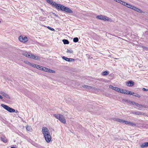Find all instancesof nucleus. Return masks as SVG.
<instances>
[{"mask_svg": "<svg viewBox=\"0 0 148 148\" xmlns=\"http://www.w3.org/2000/svg\"><path fill=\"white\" fill-rule=\"evenodd\" d=\"M53 6L58 10H61L70 13H72L73 12L69 8L66 7L61 4L54 3L53 4Z\"/></svg>", "mask_w": 148, "mask_h": 148, "instance_id": "f257e3e1", "label": "nucleus"}, {"mask_svg": "<svg viewBox=\"0 0 148 148\" xmlns=\"http://www.w3.org/2000/svg\"><path fill=\"white\" fill-rule=\"evenodd\" d=\"M1 106L5 109L10 112H14L15 111L14 109L9 107L8 106L4 104H1Z\"/></svg>", "mask_w": 148, "mask_h": 148, "instance_id": "f03ea898", "label": "nucleus"}, {"mask_svg": "<svg viewBox=\"0 0 148 148\" xmlns=\"http://www.w3.org/2000/svg\"><path fill=\"white\" fill-rule=\"evenodd\" d=\"M96 18L97 19H101L105 21H109V18L105 16L98 15L96 16Z\"/></svg>", "mask_w": 148, "mask_h": 148, "instance_id": "7ed1b4c3", "label": "nucleus"}, {"mask_svg": "<svg viewBox=\"0 0 148 148\" xmlns=\"http://www.w3.org/2000/svg\"><path fill=\"white\" fill-rule=\"evenodd\" d=\"M44 136L46 142L47 143H49L51 139V137L50 134H47Z\"/></svg>", "mask_w": 148, "mask_h": 148, "instance_id": "20e7f679", "label": "nucleus"}, {"mask_svg": "<svg viewBox=\"0 0 148 148\" xmlns=\"http://www.w3.org/2000/svg\"><path fill=\"white\" fill-rule=\"evenodd\" d=\"M42 132L43 136L47 134H50L47 128L43 127L42 128Z\"/></svg>", "mask_w": 148, "mask_h": 148, "instance_id": "39448f33", "label": "nucleus"}, {"mask_svg": "<svg viewBox=\"0 0 148 148\" xmlns=\"http://www.w3.org/2000/svg\"><path fill=\"white\" fill-rule=\"evenodd\" d=\"M19 40L21 42H27L28 40L26 36H25L24 38L23 36H20L18 38Z\"/></svg>", "mask_w": 148, "mask_h": 148, "instance_id": "423d86ee", "label": "nucleus"}, {"mask_svg": "<svg viewBox=\"0 0 148 148\" xmlns=\"http://www.w3.org/2000/svg\"><path fill=\"white\" fill-rule=\"evenodd\" d=\"M26 57L36 60H38V57L37 56H34V55L32 54H27L26 56Z\"/></svg>", "mask_w": 148, "mask_h": 148, "instance_id": "0eeeda50", "label": "nucleus"}, {"mask_svg": "<svg viewBox=\"0 0 148 148\" xmlns=\"http://www.w3.org/2000/svg\"><path fill=\"white\" fill-rule=\"evenodd\" d=\"M0 94L7 99H10V97L9 95L4 92L1 91L0 92Z\"/></svg>", "mask_w": 148, "mask_h": 148, "instance_id": "6e6552de", "label": "nucleus"}, {"mask_svg": "<svg viewBox=\"0 0 148 148\" xmlns=\"http://www.w3.org/2000/svg\"><path fill=\"white\" fill-rule=\"evenodd\" d=\"M132 113L137 115H143L144 114V113H143L139 111L132 112Z\"/></svg>", "mask_w": 148, "mask_h": 148, "instance_id": "1a4fd4ad", "label": "nucleus"}, {"mask_svg": "<svg viewBox=\"0 0 148 148\" xmlns=\"http://www.w3.org/2000/svg\"><path fill=\"white\" fill-rule=\"evenodd\" d=\"M59 120L61 122L65 124L66 123V121L64 117L62 115L59 118Z\"/></svg>", "mask_w": 148, "mask_h": 148, "instance_id": "9d476101", "label": "nucleus"}, {"mask_svg": "<svg viewBox=\"0 0 148 148\" xmlns=\"http://www.w3.org/2000/svg\"><path fill=\"white\" fill-rule=\"evenodd\" d=\"M109 88L116 91L118 92L120 90V88L116 87H114L110 85Z\"/></svg>", "mask_w": 148, "mask_h": 148, "instance_id": "9b49d317", "label": "nucleus"}, {"mask_svg": "<svg viewBox=\"0 0 148 148\" xmlns=\"http://www.w3.org/2000/svg\"><path fill=\"white\" fill-rule=\"evenodd\" d=\"M134 84V82L130 81L126 83V85L128 86H132Z\"/></svg>", "mask_w": 148, "mask_h": 148, "instance_id": "f8f14e48", "label": "nucleus"}, {"mask_svg": "<svg viewBox=\"0 0 148 148\" xmlns=\"http://www.w3.org/2000/svg\"><path fill=\"white\" fill-rule=\"evenodd\" d=\"M112 119L114 121H116L120 123H123L124 121V120L119 118H113Z\"/></svg>", "mask_w": 148, "mask_h": 148, "instance_id": "ddd939ff", "label": "nucleus"}, {"mask_svg": "<svg viewBox=\"0 0 148 148\" xmlns=\"http://www.w3.org/2000/svg\"><path fill=\"white\" fill-rule=\"evenodd\" d=\"M133 8L132 9L133 10H134L138 12H140V13H142L143 12V11H142L140 9H138V8H136L134 6V7H133V8Z\"/></svg>", "mask_w": 148, "mask_h": 148, "instance_id": "4468645a", "label": "nucleus"}, {"mask_svg": "<svg viewBox=\"0 0 148 148\" xmlns=\"http://www.w3.org/2000/svg\"><path fill=\"white\" fill-rule=\"evenodd\" d=\"M26 130L27 131L30 132L33 131V129L32 127L31 126L27 125L26 126Z\"/></svg>", "mask_w": 148, "mask_h": 148, "instance_id": "2eb2a0df", "label": "nucleus"}, {"mask_svg": "<svg viewBox=\"0 0 148 148\" xmlns=\"http://www.w3.org/2000/svg\"><path fill=\"white\" fill-rule=\"evenodd\" d=\"M82 86L84 88H86L88 90H90L93 89V88L92 87L84 85Z\"/></svg>", "mask_w": 148, "mask_h": 148, "instance_id": "dca6fc26", "label": "nucleus"}, {"mask_svg": "<svg viewBox=\"0 0 148 148\" xmlns=\"http://www.w3.org/2000/svg\"><path fill=\"white\" fill-rule=\"evenodd\" d=\"M62 114H53V116L55 117L57 119H59Z\"/></svg>", "mask_w": 148, "mask_h": 148, "instance_id": "f3484780", "label": "nucleus"}, {"mask_svg": "<svg viewBox=\"0 0 148 148\" xmlns=\"http://www.w3.org/2000/svg\"><path fill=\"white\" fill-rule=\"evenodd\" d=\"M148 146V142H146L143 143L141 145V147L143 148L145 147H147Z\"/></svg>", "mask_w": 148, "mask_h": 148, "instance_id": "a211bd4d", "label": "nucleus"}, {"mask_svg": "<svg viewBox=\"0 0 148 148\" xmlns=\"http://www.w3.org/2000/svg\"><path fill=\"white\" fill-rule=\"evenodd\" d=\"M1 140L5 143H6L7 142V140L6 138L1 137Z\"/></svg>", "mask_w": 148, "mask_h": 148, "instance_id": "6ab92c4d", "label": "nucleus"}, {"mask_svg": "<svg viewBox=\"0 0 148 148\" xmlns=\"http://www.w3.org/2000/svg\"><path fill=\"white\" fill-rule=\"evenodd\" d=\"M46 1L47 3L51 5H52L53 6L54 3H56V2H53L51 0H46Z\"/></svg>", "mask_w": 148, "mask_h": 148, "instance_id": "aec40b11", "label": "nucleus"}, {"mask_svg": "<svg viewBox=\"0 0 148 148\" xmlns=\"http://www.w3.org/2000/svg\"><path fill=\"white\" fill-rule=\"evenodd\" d=\"M62 41L64 43V44H67L69 43V41L66 39H64L62 40Z\"/></svg>", "mask_w": 148, "mask_h": 148, "instance_id": "412c9836", "label": "nucleus"}, {"mask_svg": "<svg viewBox=\"0 0 148 148\" xmlns=\"http://www.w3.org/2000/svg\"><path fill=\"white\" fill-rule=\"evenodd\" d=\"M47 72L49 73H55V71H54L48 68L47 69Z\"/></svg>", "mask_w": 148, "mask_h": 148, "instance_id": "4be33fe9", "label": "nucleus"}, {"mask_svg": "<svg viewBox=\"0 0 148 148\" xmlns=\"http://www.w3.org/2000/svg\"><path fill=\"white\" fill-rule=\"evenodd\" d=\"M125 6L127 7H128V8H131V9H133L132 8H133V7H134V6L131 5L130 4H128L127 3V5H126Z\"/></svg>", "mask_w": 148, "mask_h": 148, "instance_id": "5701e85b", "label": "nucleus"}, {"mask_svg": "<svg viewBox=\"0 0 148 148\" xmlns=\"http://www.w3.org/2000/svg\"><path fill=\"white\" fill-rule=\"evenodd\" d=\"M24 62L26 64H28L29 65H30V66H32V63H30V62H28V61H24Z\"/></svg>", "mask_w": 148, "mask_h": 148, "instance_id": "b1692460", "label": "nucleus"}, {"mask_svg": "<svg viewBox=\"0 0 148 148\" xmlns=\"http://www.w3.org/2000/svg\"><path fill=\"white\" fill-rule=\"evenodd\" d=\"M47 69L48 68H47L42 66L41 68V70L47 72Z\"/></svg>", "mask_w": 148, "mask_h": 148, "instance_id": "393cba45", "label": "nucleus"}, {"mask_svg": "<svg viewBox=\"0 0 148 148\" xmlns=\"http://www.w3.org/2000/svg\"><path fill=\"white\" fill-rule=\"evenodd\" d=\"M133 95L138 98H140V95H138L137 94L135 93L134 92H133Z\"/></svg>", "mask_w": 148, "mask_h": 148, "instance_id": "a878e982", "label": "nucleus"}, {"mask_svg": "<svg viewBox=\"0 0 148 148\" xmlns=\"http://www.w3.org/2000/svg\"><path fill=\"white\" fill-rule=\"evenodd\" d=\"M78 40H79L78 38H77V37L74 38L73 39V42H77L78 41Z\"/></svg>", "mask_w": 148, "mask_h": 148, "instance_id": "bb28decb", "label": "nucleus"}, {"mask_svg": "<svg viewBox=\"0 0 148 148\" xmlns=\"http://www.w3.org/2000/svg\"><path fill=\"white\" fill-rule=\"evenodd\" d=\"M66 52L67 53H73V51L71 49L69 50L68 49H67V51H66Z\"/></svg>", "mask_w": 148, "mask_h": 148, "instance_id": "cd10ccee", "label": "nucleus"}, {"mask_svg": "<svg viewBox=\"0 0 148 148\" xmlns=\"http://www.w3.org/2000/svg\"><path fill=\"white\" fill-rule=\"evenodd\" d=\"M125 90H123L120 88V90L119 91H118V92L124 94V93H125L124 92L125 91Z\"/></svg>", "mask_w": 148, "mask_h": 148, "instance_id": "c85d7f7f", "label": "nucleus"}, {"mask_svg": "<svg viewBox=\"0 0 148 148\" xmlns=\"http://www.w3.org/2000/svg\"><path fill=\"white\" fill-rule=\"evenodd\" d=\"M62 58L63 60H64L67 61H68V62L69 61V58H67L66 57H65V56L63 57Z\"/></svg>", "mask_w": 148, "mask_h": 148, "instance_id": "c756f323", "label": "nucleus"}, {"mask_svg": "<svg viewBox=\"0 0 148 148\" xmlns=\"http://www.w3.org/2000/svg\"><path fill=\"white\" fill-rule=\"evenodd\" d=\"M109 73L107 71H105L102 73V75H106L108 74Z\"/></svg>", "mask_w": 148, "mask_h": 148, "instance_id": "7c9ffc66", "label": "nucleus"}, {"mask_svg": "<svg viewBox=\"0 0 148 148\" xmlns=\"http://www.w3.org/2000/svg\"><path fill=\"white\" fill-rule=\"evenodd\" d=\"M129 125L132 126H135L136 125V124L135 123H133L130 122H129Z\"/></svg>", "mask_w": 148, "mask_h": 148, "instance_id": "2f4dec72", "label": "nucleus"}, {"mask_svg": "<svg viewBox=\"0 0 148 148\" xmlns=\"http://www.w3.org/2000/svg\"><path fill=\"white\" fill-rule=\"evenodd\" d=\"M136 105L137 107H139V108H142V105H141V104H138V103H136Z\"/></svg>", "mask_w": 148, "mask_h": 148, "instance_id": "473e14b6", "label": "nucleus"}, {"mask_svg": "<svg viewBox=\"0 0 148 148\" xmlns=\"http://www.w3.org/2000/svg\"><path fill=\"white\" fill-rule=\"evenodd\" d=\"M31 66L33 67L34 68H36V67H37V66H38V65L37 64H34L33 63L32 64V65Z\"/></svg>", "mask_w": 148, "mask_h": 148, "instance_id": "72a5a7b5", "label": "nucleus"}, {"mask_svg": "<svg viewBox=\"0 0 148 148\" xmlns=\"http://www.w3.org/2000/svg\"><path fill=\"white\" fill-rule=\"evenodd\" d=\"M121 3V4H122L123 5H125V6L126 5H127V3H126V2H124L122 1H121V3Z\"/></svg>", "mask_w": 148, "mask_h": 148, "instance_id": "f704fd0d", "label": "nucleus"}, {"mask_svg": "<svg viewBox=\"0 0 148 148\" xmlns=\"http://www.w3.org/2000/svg\"><path fill=\"white\" fill-rule=\"evenodd\" d=\"M129 103L130 104L133 105H136V103H135V102H134V101H130L129 102Z\"/></svg>", "mask_w": 148, "mask_h": 148, "instance_id": "c9c22d12", "label": "nucleus"}, {"mask_svg": "<svg viewBox=\"0 0 148 148\" xmlns=\"http://www.w3.org/2000/svg\"><path fill=\"white\" fill-rule=\"evenodd\" d=\"M27 53H27V52H23V53H22V54H23V56H25L26 57V56H27Z\"/></svg>", "mask_w": 148, "mask_h": 148, "instance_id": "e433bc0d", "label": "nucleus"}, {"mask_svg": "<svg viewBox=\"0 0 148 148\" xmlns=\"http://www.w3.org/2000/svg\"><path fill=\"white\" fill-rule=\"evenodd\" d=\"M129 122H129V121H125V120H124V121H123V123H125V124H128V125H129Z\"/></svg>", "mask_w": 148, "mask_h": 148, "instance_id": "4c0bfd02", "label": "nucleus"}, {"mask_svg": "<svg viewBox=\"0 0 148 148\" xmlns=\"http://www.w3.org/2000/svg\"><path fill=\"white\" fill-rule=\"evenodd\" d=\"M47 28L51 30V31H54V29L53 28L50 27L49 26H48L47 27Z\"/></svg>", "mask_w": 148, "mask_h": 148, "instance_id": "58836bf2", "label": "nucleus"}, {"mask_svg": "<svg viewBox=\"0 0 148 148\" xmlns=\"http://www.w3.org/2000/svg\"><path fill=\"white\" fill-rule=\"evenodd\" d=\"M142 108H148V106H146L144 105H142Z\"/></svg>", "mask_w": 148, "mask_h": 148, "instance_id": "ea45409f", "label": "nucleus"}, {"mask_svg": "<svg viewBox=\"0 0 148 148\" xmlns=\"http://www.w3.org/2000/svg\"><path fill=\"white\" fill-rule=\"evenodd\" d=\"M69 62H73V61H74V59H73V58H69Z\"/></svg>", "mask_w": 148, "mask_h": 148, "instance_id": "a19ab883", "label": "nucleus"}, {"mask_svg": "<svg viewBox=\"0 0 148 148\" xmlns=\"http://www.w3.org/2000/svg\"><path fill=\"white\" fill-rule=\"evenodd\" d=\"M128 95H133V92L132 93V92L129 91L128 93Z\"/></svg>", "mask_w": 148, "mask_h": 148, "instance_id": "79ce46f5", "label": "nucleus"}, {"mask_svg": "<svg viewBox=\"0 0 148 148\" xmlns=\"http://www.w3.org/2000/svg\"><path fill=\"white\" fill-rule=\"evenodd\" d=\"M114 1L119 3H121V0H114Z\"/></svg>", "mask_w": 148, "mask_h": 148, "instance_id": "37998d69", "label": "nucleus"}, {"mask_svg": "<svg viewBox=\"0 0 148 148\" xmlns=\"http://www.w3.org/2000/svg\"><path fill=\"white\" fill-rule=\"evenodd\" d=\"M128 92L129 91L125 90V91L124 92L125 93H124V94L128 95Z\"/></svg>", "mask_w": 148, "mask_h": 148, "instance_id": "c03bdc74", "label": "nucleus"}, {"mask_svg": "<svg viewBox=\"0 0 148 148\" xmlns=\"http://www.w3.org/2000/svg\"><path fill=\"white\" fill-rule=\"evenodd\" d=\"M38 66H37V67H36V68L38 69H40V70H41V68L42 66H40V65H38Z\"/></svg>", "mask_w": 148, "mask_h": 148, "instance_id": "a18cd8bd", "label": "nucleus"}, {"mask_svg": "<svg viewBox=\"0 0 148 148\" xmlns=\"http://www.w3.org/2000/svg\"><path fill=\"white\" fill-rule=\"evenodd\" d=\"M51 14H53L55 16H56V17H59L58 16V15H56L55 13H54L53 12H52V13H51Z\"/></svg>", "mask_w": 148, "mask_h": 148, "instance_id": "49530a36", "label": "nucleus"}, {"mask_svg": "<svg viewBox=\"0 0 148 148\" xmlns=\"http://www.w3.org/2000/svg\"><path fill=\"white\" fill-rule=\"evenodd\" d=\"M143 91H147L148 90V89H146L145 88H143Z\"/></svg>", "mask_w": 148, "mask_h": 148, "instance_id": "de8ad7c7", "label": "nucleus"}, {"mask_svg": "<svg viewBox=\"0 0 148 148\" xmlns=\"http://www.w3.org/2000/svg\"><path fill=\"white\" fill-rule=\"evenodd\" d=\"M3 99L1 95H0V99Z\"/></svg>", "mask_w": 148, "mask_h": 148, "instance_id": "09e8293b", "label": "nucleus"}, {"mask_svg": "<svg viewBox=\"0 0 148 148\" xmlns=\"http://www.w3.org/2000/svg\"><path fill=\"white\" fill-rule=\"evenodd\" d=\"M15 112H16V113H18V112L17 110H16L15 111Z\"/></svg>", "mask_w": 148, "mask_h": 148, "instance_id": "8fccbe9b", "label": "nucleus"}]
</instances>
